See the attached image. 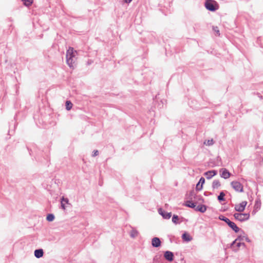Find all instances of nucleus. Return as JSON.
<instances>
[{"mask_svg":"<svg viewBox=\"0 0 263 263\" xmlns=\"http://www.w3.org/2000/svg\"><path fill=\"white\" fill-rule=\"evenodd\" d=\"M232 187L238 192H242L243 191L242 185L238 181H233L231 183Z\"/></svg>","mask_w":263,"mask_h":263,"instance_id":"obj_6","label":"nucleus"},{"mask_svg":"<svg viewBox=\"0 0 263 263\" xmlns=\"http://www.w3.org/2000/svg\"><path fill=\"white\" fill-rule=\"evenodd\" d=\"M72 107V104L70 101H66V108L67 110H69Z\"/></svg>","mask_w":263,"mask_h":263,"instance_id":"obj_24","label":"nucleus"},{"mask_svg":"<svg viewBox=\"0 0 263 263\" xmlns=\"http://www.w3.org/2000/svg\"><path fill=\"white\" fill-rule=\"evenodd\" d=\"M158 213L161 215L164 219H169L172 216L171 212H167L163 210L162 208L158 209Z\"/></svg>","mask_w":263,"mask_h":263,"instance_id":"obj_8","label":"nucleus"},{"mask_svg":"<svg viewBox=\"0 0 263 263\" xmlns=\"http://www.w3.org/2000/svg\"><path fill=\"white\" fill-rule=\"evenodd\" d=\"M219 172L220 173V177L225 179L229 178L231 176V174L227 168H221Z\"/></svg>","mask_w":263,"mask_h":263,"instance_id":"obj_10","label":"nucleus"},{"mask_svg":"<svg viewBox=\"0 0 263 263\" xmlns=\"http://www.w3.org/2000/svg\"><path fill=\"white\" fill-rule=\"evenodd\" d=\"M22 1L24 2V5L26 6H30L33 3V0H22Z\"/></svg>","mask_w":263,"mask_h":263,"instance_id":"obj_25","label":"nucleus"},{"mask_svg":"<svg viewBox=\"0 0 263 263\" xmlns=\"http://www.w3.org/2000/svg\"><path fill=\"white\" fill-rule=\"evenodd\" d=\"M138 232L135 229L133 228L130 233V236L132 238H135L138 236Z\"/></svg>","mask_w":263,"mask_h":263,"instance_id":"obj_21","label":"nucleus"},{"mask_svg":"<svg viewBox=\"0 0 263 263\" xmlns=\"http://www.w3.org/2000/svg\"><path fill=\"white\" fill-rule=\"evenodd\" d=\"M186 198L199 203H202L204 202V199L201 195H197L194 190H191L189 194L186 195Z\"/></svg>","mask_w":263,"mask_h":263,"instance_id":"obj_2","label":"nucleus"},{"mask_svg":"<svg viewBox=\"0 0 263 263\" xmlns=\"http://www.w3.org/2000/svg\"><path fill=\"white\" fill-rule=\"evenodd\" d=\"M54 215L53 214H48L47 215L46 219L47 221L51 222L54 219Z\"/></svg>","mask_w":263,"mask_h":263,"instance_id":"obj_23","label":"nucleus"},{"mask_svg":"<svg viewBox=\"0 0 263 263\" xmlns=\"http://www.w3.org/2000/svg\"><path fill=\"white\" fill-rule=\"evenodd\" d=\"M199 203H197L196 202H194L193 200H191L190 199H188L185 201V205L187 207H189L194 209H196L197 204Z\"/></svg>","mask_w":263,"mask_h":263,"instance_id":"obj_13","label":"nucleus"},{"mask_svg":"<svg viewBox=\"0 0 263 263\" xmlns=\"http://www.w3.org/2000/svg\"><path fill=\"white\" fill-rule=\"evenodd\" d=\"M182 238L183 239V240L186 241L187 242L190 241L192 239V238L187 233H184L182 234Z\"/></svg>","mask_w":263,"mask_h":263,"instance_id":"obj_19","label":"nucleus"},{"mask_svg":"<svg viewBox=\"0 0 263 263\" xmlns=\"http://www.w3.org/2000/svg\"><path fill=\"white\" fill-rule=\"evenodd\" d=\"M202 187H203V186H202V185H201V184H199V183H198L196 184V191H200L202 189Z\"/></svg>","mask_w":263,"mask_h":263,"instance_id":"obj_27","label":"nucleus"},{"mask_svg":"<svg viewBox=\"0 0 263 263\" xmlns=\"http://www.w3.org/2000/svg\"><path fill=\"white\" fill-rule=\"evenodd\" d=\"M213 30L216 32L218 35H220L219 30L217 27H213Z\"/></svg>","mask_w":263,"mask_h":263,"instance_id":"obj_29","label":"nucleus"},{"mask_svg":"<svg viewBox=\"0 0 263 263\" xmlns=\"http://www.w3.org/2000/svg\"><path fill=\"white\" fill-rule=\"evenodd\" d=\"M206 9L210 11H215L219 8L218 4L214 0H206L205 4Z\"/></svg>","mask_w":263,"mask_h":263,"instance_id":"obj_4","label":"nucleus"},{"mask_svg":"<svg viewBox=\"0 0 263 263\" xmlns=\"http://www.w3.org/2000/svg\"><path fill=\"white\" fill-rule=\"evenodd\" d=\"M234 217L236 220L240 222H243L249 219L250 214L236 213L234 214Z\"/></svg>","mask_w":263,"mask_h":263,"instance_id":"obj_5","label":"nucleus"},{"mask_svg":"<svg viewBox=\"0 0 263 263\" xmlns=\"http://www.w3.org/2000/svg\"><path fill=\"white\" fill-rule=\"evenodd\" d=\"M241 246H243L244 247L246 246L245 243L243 242H237L236 243V247L239 248Z\"/></svg>","mask_w":263,"mask_h":263,"instance_id":"obj_31","label":"nucleus"},{"mask_svg":"<svg viewBox=\"0 0 263 263\" xmlns=\"http://www.w3.org/2000/svg\"><path fill=\"white\" fill-rule=\"evenodd\" d=\"M260 204H261L260 201L256 200L255 201V207L256 208H258V207H259L260 206Z\"/></svg>","mask_w":263,"mask_h":263,"instance_id":"obj_30","label":"nucleus"},{"mask_svg":"<svg viewBox=\"0 0 263 263\" xmlns=\"http://www.w3.org/2000/svg\"><path fill=\"white\" fill-rule=\"evenodd\" d=\"M219 219L220 220L224 221L235 233H238L240 231V229L234 222L231 221L229 218L223 215H220Z\"/></svg>","mask_w":263,"mask_h":263,"instance_id":"obj_3","label":"nucleus"},{"mask_svg":"<svg viewBox=\"0 0 263 263\" xmlns=\"http://www.w3.org/2000/svg\"><path fill=\"white\" fill-rule=\"evenodd\" d=\"M258 97H259L260 99H262V97L261 96H260L259 94H258Z\"/></svg>","mask_w":263,"mask_h":263,"instance_id":"obj_34","label":"nucleus"},{"mask_svg":"<svg viewBox=\"0 0 263 263\" xmlns=\"http://www.w3.org/2000/svg\"><path fill=\"white\" fill-rule=\"evenodd\" d=\"M75 52H76V51H74L72 47H69L66 52V63L72 68H74V61L73 58L75 57Z\"/></svg>","mask_w":263,"mask_h":263,"instance_id":"obj_1","label":"nucleus"},{"mask_svg":"<svg viewBox=\"0 0 263 263\" xmlns=\"http://www.w3.org/2000/svg\"><path fill=\"white\" fill-rule=\"evenodd\" d=\"M217 174V171L216 170L209 171L204 173V175L206 177L207 179H211L213 176Z\"/></svg>","mask_w":263,"mask_h":263,"instance_id":"obj_12","label":"nucleus"},{"mask_svg":"<svg viewBox=\"0 0 263 263\" xmlns=\"http://www.w3.org/2000/svg\"><path fill=\"white\" fill-rule=\"evenodd\" d=\"M204 195L205 196H208V194H207V193H206V192H204Z\"/></svg>","mask_w":263,"mask_h":263,"instance_id":"obj_35","label":"nucleus"},{"mask_svg":"<svg viewBox=\"0 0 263 263\" xmlns=\"http://www.w3.org/2000/svg\"><path fill=\"white\" fill-rule=\"evenodd\" d=\"M179 217L177 215H174L172 217V222L175 224H179L180 222L178 221Z\"/></svg>","mask_w":263,"mask_h":263,"instance_id":"obj_22","label":"nucleus"},{"mask_svg":"<svg viewBox=\"0 0 263 263\" xmlns=\"http://www.w3.org/2000/svg\"><path fill=\"white\" fill-rule=\"evenodd\" d=\"M204 144L208 146H211L214 144V141L212 139L211 140H208L204 142Z\"/></svg>","mask_w":263,"mask_h":263,"instance_id":"obj_26","label":"nucleus"},{"mask_svg":"<svg viewBox=\"0 0 263 263\" xmlns=\"http://www.w3.org/2000/svg\"><path fill=\"white\" fill-rule=\"evenodd\" d=\"M221 186V183L218 180H214L212 183V188L217 189Z\"/></svg>","mask_w":263,"mask_h":263,"instance_id":"obj_18","label":"nucleus"},{"mask_svg":"<svg viewBox=\"0 0 263 263\" xmlns=\"http://www.w3.org/2000/svg\"><path fill=\"white\" fill-rule=\"evenodd\" d=\"M161 240L158 237H154L152 240V245L153 247L158 248L161 246Z\"/></svg>","mask_w":263,"mask_h":263,"instance_id":"obj_14","label":"nucleus"},{"mask_svg":"<svg viewBox=\"0 0 263 263\" xmlns=\"http://www.w3.org/2000/svg\"><path fill=\"white\" fill-rule=\"evenodd\" d=\"M99 155V152L98 150H94L92 155V157H96Z\"/></svg>","mask_w":263,"mask_h":263,"instance_id":"obj_32","label":"nucleus"},{"mask_svg":"<svg viewBox=\"0 0 263 263\" xmlns=\"http://www.w3.org/2000/svg\"><path fill=\"white\" fill-rule=\"evenodd\" d=\"M174 254L170 251H166L164 252V257L168 261H172L174 260Z\"/></svg>","mask_w":263,"mask_h":263,"instance_id":"obj_11","label":"nucleus"},{"mask_svg":"<svg viewBox=\"0 0 263 263\" xmlns=\"http://www.w3.org/2000/svg\"><path fill=\"white\" fill-rule=\"evenodd\" d=\"M247 204V201H242L238 204H236L235 206V210L239 212H243L245 209Z\"/></svg>","mask_w":263,"mask_h":263,"instance_id":"obj_9","label":"nucleus"},{"mask_svg":"<svg viewBox=\"0 0 263 263\" xmlns=\"http://www.w3.org/2000/svg\"><path fill=\"white\" fill-rule=\"evenodd\" d=\"M225 194L223 191H221L220 192L219 195L217 197V199L219 202L225 201L224 198Z\"/></svg>","mask_w":263,"mask_h":263,"instance_id":"obj_20","label":"nucleus"},{"mask_svg":"<svg viewBox=\"0 0 263 263\" xmlns=\"http://www.w3.org/2000/svg\"><path fill=\"white\" fill-rule=\"evenodd\" d=\"M43 254H44V251H43V250L42 249H36L34 251V256L37 258H40L42 257L43 256Z\"/></svg>","mask_w":263,"mask_h":263,"instance_id":"obj_16","label":"nucleus"},{"mask_svg":"<svg viewBox=\"0 0 263 263\" xmlns=\"http://www.w3.org/2000/svg\"><path fill=\"white\" fill-rule=\"evenodd\" d=\"M205 182V179L203 177H201L199 179V181H198V183H199V184H201V185H202V186H203V184Z\"/></svg>","mask_w":263,"mask_h":263,"instance_id":"obj_28","label":"nucleus"},{"mask_svg":"<svg viewBox=\"0 0 263 263\" xmlns=\"http://www.w3.org/2000/svg\"><path fill=\"white\" fill-rule=\"evenodd\" d=\"M242 231L243 233V234H245L244 232L243 231ZM245 240L246 241H247L248 242H251L250 239L248 238V237L247 235H246L245 234H244V235H240L238 236L237 237V238L232 242V243L231 245V247L232 248L234 247V246L235 243H236L237 241H242V240H243V238H245Z\"/></svg>","mask_w":263,"mask_h":263,"instance_id":"obj_7","label":"nucleus"},{"mask_svg":"<svg viewBox=\"0 0 263 263\" xmlns=\"http://www.w3.org/2000/svg\"><path fill=\"white\" fill-rule=\"evenodd\" d=\"M124 1L126 3H129L132 1V0H124Z\"/></svg>","mask_w":263,"mask_h":263,"instance_id":"obj_33","label":"nucleus"},{"mask_svg":"<svg viewBox=\"0 0 263 263\" xmlns=\"http://www.w3.org/2000/svg\"><path fill=\"white\" fill-rule=\"evenodd\" d=\"M69 202V200L67 198H64V197H62V198L61 199V208L63 210H65V203L68 204Z\"/></svg>","mask_w":263,"mask_h":263,"instance_id":"obj_17","label":"nucleus"},{"mask_svg":"<svg viewBox=\"0 0 263 263\" xmlns=\"http://www.w3.org/2000/svg\"><path fill=\"white\" fill-rule=\"evenodd\" d=\"M199 204L196 206L195 211L200 212L201 213H204L206 210V206L202 204V203H199Z\"/></svg>","mask_w":263,"mask_h":263,"instance_id":"obj_15","label":"nucleus"}]
</instances>
